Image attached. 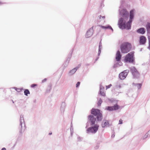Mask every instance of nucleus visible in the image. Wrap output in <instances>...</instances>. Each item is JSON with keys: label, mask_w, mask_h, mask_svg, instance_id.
Instances as JSON below:
<instances>
[{"label": "nucleus", "mask_w": 150, "mask_h": 150, "mask_svg": "<svg viewBox=\"0 0 150 150\" xmlns=\"http://www.w3.org/2000/svg\"><path fill=\"white\" fill-rule=\"evenodd\" d=\"M44 80H45V81L46 80V79H45Z\"/></svg>", "instance_id": "72a5a7b5"}, {"label": "nucleus", "mask_w": 150, "mask_h": 150, "mask_svg": "<svg viewBox=\"0 0 150 150\" xmlns=\"http://www.w3.org/2000/svg\"><path fill=\"white\" fill-rule=\"evenodd\" d=\"M134 9L132 10L130 12V18L129 21L126 24L125 23V21L124 20L123 18H121L119 20L118 25L121 28L126 29L129 30L131 28V23L132 21V20L134 17Z\"/></svg>", "instance_id": "f257e3e1"}, {"label": "nucleus", "mask_w": 150, "mask_h": 150, "mask_svg": "<svg viewBox=\"0 0 150 150\" xmlns=\"http://www.w3.org/2000/svg\"><path fill=\"white\" fill-rule=\"evenodd\" d=\"M119 108V106L116 104L114 106L112 107H107L106 109L112 111L113 110H116L118 109Z\"/></svg>", "instance_id": "6e6552de"}, {"label": "nucleus", "mask_w": 150, "mask_h": 150, "mask_svg": "<svg viewBox=\"0 0 150 150\" xmlns=\"http://www.w3.org/2000/svg\"><path fill=\"white\" fill-rule=\"evenodd\" d=\"M141 86L142 84L140 83H138L136 84V86H137L138 88H141Z\"/></svg>", "instance_id": "5701e85b"}, {"label": "nucleus", "mask_w": 150, "mask_h": 150, "mask_svg": "<svg viewBox=\"0 0 150 150\" xmlns=\"http://www.w3.org/2000/svg\"><path fill=\"white\" fill-rule=\"evenodd\" d=\"M146 28L147 31L150 30V23H148L146 26Z\"/></svg>", "instance_id": "a211bd4d"}, {"label": "nucleus", "mask_w": 150, "mask_h": 150, "mask_svg": "<svg viewBox=\"0 0 150 150\" xmlns=\"http://www.w3.org/2000/svg\"><path fill=\"white\" fill-rule=\"evenodd\" d=\"M80 83L79 82H78L76 84V87H77L79 86L80 85Z\"/></svg>", "instance_id": "bb28decb"}, {"label": "nucleus", "mask_w": 150, "mask_h": 150, "mask_svg": "<svg viewBox=\"0 0 150 150\" xmlns=\"http://www.w3.org/2000/svg\"><path fill=\"white\" fill-rule=\"evenodd\" d=\"M1 2H0V4H1Z\"/></svg>", "instance_id": "f704fd0d"}, {"label": "nucleus", "mask_w": 150, "mask_h": 150, "mask_svg": "<svg viewBox=\"0 0 150 150\" xmlns=\"http://www.w3.org/2000/svg\"><path fill=\"white\" fill-rule=\"evenodd\" d=\"M149 48L150 50V38H149Z\"/></svg>", "instance_id": "c85d7f7f"}, {"label": "nucleus", "mask_w": 150, "mask_h": 150, "mask_svg": "<svg viewBox=\"0 0 150 150\" xmlns=\"http://www.w3.org/2000/svg\"><path fill=\"white\" fill-rule=\"evenodd\" d=\"M109 125V123L108 121L107 120H105L103 122L102 125L103 127H105L108 126Z\"/></svg>", "instance_id": "4468645a"}, {"label": "nucleus", "mask_w": 150, "mask_h": 150, "mask_svg": "<svg viewBox=\"0 0 150 150\" xmlns=\"http://www.w3.org/2000/svg\"><path fill=\"white\" fill-rule=\"evenodd\" d=\"M126 71L127 70L124 71L119 74V77L120 79H124L125 78L128 73V72Z\"/></svg>", "instance_id": "0eeeda50"}, {"label": "nucleus", "mask_w": 150, "mask_h": 150, "mask_svg": "<svg viewBox=\"0 0 150 150\" xmlns=\"http://www.w3.org/2000/svg\"><path fill=\"white\" fill-rule=\"evenodd\" d=\"M23 131H22V130H21V133H22V132Z\"/></svg>", "instance_id": "2f4dec72"}, {"label": "nucleus", "mask_w": 150, "mask_h": 150, "mask_svg": "<svg viewBox=\"0 0 150 150\" xmlns=\"http://www.w3.org/2000/svg\"><path fill=\"white\" fill-rule=\"evenodd\" d=\"M100 93L101 95L102 96H104L105 95V93L104 92L103 89H102L101 88H100Z\"/></svg>", "instance_id": "dca6fc26"}, {"label": "nucleus", "mask_w": 150, "mask_h": 150, "mask_svg": "<svg viewBox=\"0 0 150 150\" xmlns=\"http://www.w3.org/2000/svg\"><path fill=\"white\" fill-rule=\"evenodd\" d=\"M120 48L122 53H126L131 50L132 45L131 44L129 43L124 42L121 45Z\"/></svg>", "instance_id": "f03ea898"}, {"label": "nucleus", "mask_w": 150, "mask_h": 150, "mask_svg": "<svg viewBox=\"0 0 150 150\" xmlns=\"http://www.w3.org/2000/svg\"><path fill=\"white\" fill-rule=\"evenodd\" d=\"M146 39L145 37L142 36H141L140 38V40H139V43L141 45H144V44L146 42Z\"/></svg>", "instance_id": "f8f14e48"}, {"label": "nucleus", "mask_w": 150, "mask_h": 150, "mask_svg": "<svg viewBox=\"0 0 150 150\" xmlns=\"http://www.w3.org/2000/svg\"><path fill=\"white\" fill-rule=\"evenodd\" d=\"M137 32L138 33L143 34L145 33V30L144 28H142L138 29L137 30Z\"/></svg>", "instance_id": "ddd939ff"}, {"label": "nucleus", "mask_w": 150, "mask_h": 150, "mask_svg": "<svg viewBox=\"0 0 150 150\" xmlns=\"http://www.w3.org/2000/svg\"><path fill=\"white\" fill-rule=\"evenodd\" d=\"M102 102V101L101 100V99L100 98V99H99L98 100V106H100L101 104V103Z\"/></svg>", "instance_id": "4be33fe9"}, {"label": "nucleus", "mask_w": 150, "mask_h": 150, "mask_svg": "<svg viewBox=\"0 0 150 150\" xmlns=\"http://www.w3.org/2000/svg\"><path fill=\"white\" fill-rule=\"evenodd\" d=\"M37 86V85L36 84H32L31 86V87H32V88H34V87H35L36 86Z\"/></svg>", "instance_id": "393cba45"}, {"label": "nucleus", "mask_w": 150, "mask_h": 150, "mask_svg": "<svg viewBox=\"0 0 150 150\" xmlns=\"http://www.w3.org/2000/svg\"><path fill=\"white\" fill-rule=\"evenodd\" d=\"M112 86V85L111 84H110L108 86H106V89H107L108 88H109L110 87Z\"/></svg>", "instance_id": "a878e982"}, {"label": "nucleus", "mask_w": 150, "mask_h": 150, "mask_svg": "<svg viewBox=\"0 0 150 150\" xmlns=\"http://www.w3.org/2000/svg\"><path fill=\"white\" fill-rule=\"evenodd\" d=\"M24 94L26 96H28V94H30V93L28 89L25 90L24 91Z\"/></svg>", "instance_id": "412c9836"}, {"label": "nucleus", "mask_w": 150, "mask_h": 150, "mask_svg": "<svg viewBox=\"0 0 150 150\" xmlns=\"http://www.w3.org/2000/svg\"><path fill=\"white\" fill-rule=\"evenodd\" d=\"M51 134H52V133H50L49 134V135H51Z\"/></svg>", "instance_id": "473e14b6"}, {"label": "nucleus", "mask_w": 150, "mask_h": 150, "mask_svg": "<svg viewBox=\"0 0 150 150\" xmlns=\"http://www.w3.org/2000/svg\"><path fill=\"white\" fill-rule=\"evenodd\" d=\"M1 150H6V149L5 148H3Z\"/></svg>", "instance_id": "7c9ffc66"}, {"label": "nucleus", "mask_w": 150, "mask_h": 150, "mask_svg": "<svg viewBox=\"0 0 150 150\" xmlns=\"http://www.w3.org/2000/svg\"><path fill=\"white\" fill-rule=\"evenodd\" d=\"M122 123V120L121 119H120L119 121V124H121Z\"/></svg>", "instance_id": "cd10ccee"}, {"label": "nucleus", "mask_w": 150, "mask_h": 150, "mask_svg": "<svg viewBox=\"0 0 150 150\" xmlns=\"http://www.w3.org/2000/svg\"><path fill=\"white\" fill-rule=\"evenodd\" d=\"M100 27H101V28H103V29H107V28H110V29H112V30H113V29H112V28H111V27L109 26H106V27H105V26H101Z\"/></svg>", "instance_id": "6ab92c4d"}, {"label": "nucleus", "mask_w": 150, "mask_h": 150, "mask_svg": "<svg viewBox=\"0 0 150 150\" xmlns=\"http://www.w3.org/2000/svg\"><path fill=\"white\" fill-rule=\"evenodd\" d=\"M91 113L96 116L97 120L100 121L102 118V114L100 112V110L95 109H92L91 111Z\"/></svg>", "instance_id": "7ed1b4c3"}, {"label": "nucleus", "mask_w": 150, "mask_h": 150, "mask_svg": "<svg viewBox=\"0 0 150 150\" xmlns=\"http://www.w3.org/2000/svg\"><path fill=\"white\" fill-rule=\"evenodd\" d=\"M121 57L122 55L120 52L119 50L117 51L116 54L115 59L116 60L117 62L120 61Z\"/></svg>", "instance_id": "9b49d317"}, {"label": "nucleus", "mask_w": 150, "mask_h": 150, "mask_svg": "<svg viewBox=\"0 0 150 150\" xmlns=\"http://www.w3.org/2000/svg\"><path fill=\"white\" fill-rule=\"evenodd\" d=\"M105 16H99V19L98 20L99 21H101L102 20H104L105 18Z\"/></svg>", "instance_id": "f3484780"}, {"label": "nucleus", "mask_w": 150, "mask_h": 150, "mask_svg": "<svg viewBox=\"0 0 150 150\" xmlns=\"http://www.w3.org/2000/svg\"><path fill=\"white\" fill-rule=\"evenodd\" d=\"M77 69V68H74L70 72V73L72 74L74 73L76 71Z\"/></svg>", "instance_id": "aec40b11"}, {"label": "nucleus", "mask_w": 150, "mask_h": 150, "mask_svg": "<svg viewBox=\"0 0 150 150\" xmlns=\"http://www.w3.org/2000/svg\"><path fill=\"white\" fill-rule=\"evenodd\" d=\"M99 53H100V45H99V49L98 50Z\"/></svg>", "instance_id": "c756f323"}, {"label": "nucleus", "mask_w": 150, "mask_h": 150, "mask_svg": "<svg viewBox=\"0 0 150 150\" xmlns=\"http://www.w3.org/2000/svg\"><path fill=\"white\" fill-rule=\"evenodd\" d=\"M121 13H122L123 17L125 19H127L128 18L129 13L128 11L126 9H123L121 11Z\"/></svg>", "instance_id": "1a4fd4ad"}, {"label": "nucleus", "mask_w": 150, "mask_h": 150, "mask_svg": "<svg viewBox=\"0 0 150 150\" xmlns=\"http://www.w3.org/2000/svg\"><path fill=\"white\" fill-rule=\"evenodd\" d=\"M88 119L90 121L91 125H93L95 123L96 119L93 115H90L88 116Z\"/></svg>", "instance_id": "9d476101"}, {"label": "nucleus", "mask_w": 150, "mask_h": 150, "mask_svg": "<svg viewBox=\"0 0 150 150\" xmlns=\"http://www.w3.org/2000/svg\"><path fill=\"white\" fill-rule=\"evenodd\" d=\"M15 90L18 92H20L21 91H22L23 89L21 88H16Z\"/></svg>", "instance_id": "b1692460"}, {"label": "nucleus", "mask_w": 150, "mask_h": 150, "mask_svg": "<svg viewBox=\"0 0 150 150\" xmlns=\"http://www.w3.org/2000/svg\"><path fill=\"white\" fill-rule=\"evenodd\" d=\"M131 71L134 77L137 78L139 77V73L134 67H132L131 69Z\"/></svg>", "instance_id": "423d86ee"}, {"label": "nucleus", "mask_w": 150, "mask_h": 150, "mask_svg": "<svg viewBox=\"0 0 150 150\" xmlns=\"http://www.w3.org/2000/svg\"><path fill=\"white\" fill-rule=\"evenodd\" d=\"M93 34L92 32L90 31L89 30L87 31L86 36V38H88L90 37Z\"/></svg>", "instance_id": "2eb2a0df"}, {"label": "nucleus", "mask_w": 150, "mask_h": 150, "mask_svg": "<svg viewBox=\"0 0 150 150\" xmlns=\"http://www.w3.org/2000/svg\"><path fill=\"white\" fill-rule=\"evenodd\" d=\"M134 53L132 52L127 54L125 56L124 61L126 62H132L134 60Z\"/></svg>", "instance_id": "20e7f679"}, {"label": "nucleus", "mask_w": 150, "mask_h": 150, "mask_svg": "<svg viewBox=\"0 0 150 150\" xmlns=\"http://www.w3.org/2000/svg\"><path fill=\"white\" fill-rule=\"evenodd\" d=\"M99 126L96 125L94 127H91L88 128L87 131L89 132L95 133L98 129Z\"/></svg>", "instance_id": "39448f33"}]
</instances>
